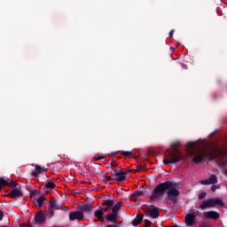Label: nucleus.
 I'll use <instances>...</instances> for the list:
<instances>
[{
    "label": "nucleus",
    "instance_id": "27",
    "mask_svg": "<svg viewBox=\"0 0 227 227\" xmlns=\"http://www.w3.org/2000/svg\"><path fill=\"white\" fill-rule=\"evenodd\" d=\"M133 194H134V196H135L136 198H138V199H139L140 196H143V195L145 194V192H143V191H137V192H135Z\"/></svg>",
    "mask_w": 227,
    "mask_h": 227
},
{
    "label": "nucleus",
    "instance_id": "25",
    "mask_svg": "<svg viewBox=\"0 0 227 227\" xmlns=\"http://www.w3.org/2000/svg\"><path fill=\"white\" fill-rule=\"evenodd\" d=\"M120 153H121V155H124L125 157H132V152L120 151Z\"/></svg>",
    "mask_w": 227,
    "mask_h": 227
},
{
    "label": "nucleus",
    "instance_id": "7",
    "mask_svg": "<svg viewBox=\"0 0 227 227\" xmlns=\"http://www.w3.org/2000/svg\"><path fill=\"white\" fill-rule=\"evenodd\" d=\"M47 217H49V215L43 214V211L40 210L35 215V217H34L35 223L43 224V223L47 221Z\"/></svg>",
    "mask_w": 227,
    "mask_h": 227
},
{
    "label": "nucleus",
    "instance_id": "39",
    "mask_svg": "<svg viewBox=\"0 0 227 227\" xmlns=\"http://www.w3.org/2000/svg\"><path fill=\"white\" fill-rule=\"evenodd\" d=\"M175 33V30H171L168 34L169 38H173V34Z\"/></svg>",
    "mask_w": 227,
    "mask_h": 227
},
{
    "label": "nucleus",
    "instance_id": "20",
    "mask_svg": "<svg viewBox=\"0 0 227 227\" xmlns=\"http://www.w3.org/2000/svg\"><path fill=\"white\" fill-rule=\"evenodd\" d=\"M121 208V201L117 202L112 208V212L118 215V211Z\"/></svg>",
    "mask_w": 227,
    "mask_h": 227
},
{
    "label": "nucleus",
    "instance_id": "45",
    "mask_svg": "<svg viewBox=\"0 0 227 227\" xmlns=\"http://www.w3.org/2000/svg\"><path fill=\"white\" fill-rule=\"evenodd\" d=\"M225 175H226V176H227V171L225 172Z\"/></svg>",
    "mask_w": 227,
    "mask_h": 227
},
{
    "label": "nucleus",
    "instance_id": "41",
    "mask_svg": "<svg viewBox=\"0 0 227 227\" xmlns=\"http://www.w3.org/2000/svg\"><path fill=\"white\" fill-rule=\"evenodd\" d=\"M3 215H4L3 212H0V221H3Z\"/></svg>",
    "mask_w": 227,
    "mask_h": 227
},
{
    "label": "nucleus",
    "instance_id": "9",
    "mask_svg": "<svg viewBox=\"0 0 227 227\" xmlns=\"http://www.w3.org/2000/svg\"><path fill=\"white\" fill-rule=\"evenodd\" d=\"M24 196V192H22V188L18 187L12 191H11L7 194V198H11V200H15V198H22Z\"/></svg>",
    "mask_w": 227,
    "mask_h": 227
},
{
    "label": "nucleus",
    "instance_id": "6",
    "mask_svg": "<svg viewBox=\"0 0 227 227\" xmlns=\"http://www.w3.org/2000/svg\"><path fill=\"white\" fill-rule=\"evenodd\" d=\"M111 175H113V176H116V181L117 182H123L126 180L127 178V175H129V170L128 171H121V170H117V169H114L112 168L110 171Z\"/></svg>",
    "mask_w": 227,
    "mask_h": 227
},
{
    "label": "nucleus",
    "instance_id": "34",
    "mask_svg": "<svg viewBox=\"0 0 227 227\" xmlns=\"http://www.w3.org/2000/svg\"><path fill=\"white\" fill-rule=\"evenodd\" d=\"M103 212H108L111 207L107 206H102L99 207Z\"/></svg>",
    "mask_w": 227,
    "mask_h": 227
},
{
    "label": "nucleus",
    "instance_id": "44",
    "mask_svg": "<svg viewBox=\"0 0 227 227\" xmlns=\"http://www.w3.org/2000/svg\"><path fill=\"white\" fill-rule=\"evenodd\" d=\"M171 227H178V225H172Z\"/></svg>",
    "mask_w": 227,
    "mask_h": 227
},
{
    "label": "nucleus",
    "instance_id": "30",
    "mask_svg": "<svg viewBox=\"0 0 227 227\" xmlns=\"http://www.w3.org/2000/svg\"><path fill=\"white\" fill-rule=\"evenodd\" d=\"M207 197V192H202L199 194V200H205V198Z\"/></svg>",
    "mask_w": 227,
    "mask_h": 227
},
{
    "label": "nucleus",
    "instance_id": "2",
    "mask_svg": "<svg viewBox=\"0 0 227 227\" xmlns=\"http://www.w3.org/2000/svg\"><path fill=\"white\" fill-rule=\"evenodd\" d=\"M186 146L191 153L193 155V162L200 164L202 160H214L217 154L215 152L208 153L207 150H201L197 153L194 152L198 148V144L196 142H188Z\"/></svg>",
    "mask_w": 227,
    "mask_h": 227
},
{
    "label": "nucleus",
    "instance_id": "19",
    "mask_svg": "<svg viewBox=\"0 0 227 227\" xmlns=\"http://www.w3.org/2000/svg\"><path fill=\"white\" fill-rule=\"evenodd\" d=\"M114 206V200H106L102 203V207H108V208H111Z\"/></svg>",
    "mask_w": 227,
    "mask_h": 227
},
{
    "label": "nucleus",
    "instance_id": "1",
    "mask_svg": "<svg viewBox=\"0 0 227 227\" xmlns=\"http://www.w3.org/2000/svg\"><path fill=\"white\" fill-rule=\"evenodd\" d=\"M166 191L167 200L171 201L173 205H176L178 202V196H180V188L176 185V184L171 181L160 183L158 185H156L150 197L151 201H155L157 198L164 196Z\"/></svg>",
    "mask_w": 227,
    "mask_h": 227
},
{
    "label": "nucleus",
    "instance_id": "8",
    "mask_svg": "<svg viewBox=\"0 0 227 227\" xmlns=\"http://www.w3.org/2000/svg\"><path fill=\"white\" fill-rule=\"evenodd\" d=\"M69 220L71 221H84V213L82 211H72L69 213Z\"/></svg>",
    "mask_w": 227,
    "mask_h": 227
},
{
    "label": "nucleus",
    "instance_id": "21",
    "mask_svg": "<svg viewBox=\"0 0 227 227\" xmlns=\"http://www.w3.org/2000/svg\"><path fill=\"white\" fill-rule=\"evenodd\" d=\"M18 184L17 182L12 180L10 182L7 181V186L6 187H11V189H15L17 187Z\"/></svg>",
    "mask_w": 227,
    "mask_h": 227
},
{
    "label": "nucleus",
    "instance_id": "10",
    "mask_svg": "<svg viewBox=\"0 0 227 227\" xmlns=\"http://www.w3.org/2000/svg\"><path fill=\"white\" fill-rule=\"evenodd\" d=\"M186 226L192 227L196 224V215L194 213H188L184 217Z\"/></svg>",
    "mask_w": 227,
    "mask_h": 227
},
{
    "label": "nucleus",
    "instance_id": "31",
    "mask_svg": "<svg viewBox=\"0 0 227 227\" xmlns=\"http://www.w3.org/2000/svg\"><path fill=\"white\" fill-rule=\"evenodd\" d=\"M227 160L224 159H222L220 160V168H226Z\"/></svg>",
    "mask_w": 227,
    "mask_h": 227
},
{
    "label": "nucleus",
    "instance_id": "22",
    "mask_svg": "<svg viewBox=\"0 0 227 227\" xmlns=\"http://www.w3.org/2000/svg\"><path fill=\"white\" fill-rule=\"evenodd\" d=\"M45 203V196L42 195L39 199H37L38 207H42Z\"/></svg>",
    "mask_w": 227,
    "mask_h": 227
},
{
    "label": "nucleus",
    "instance_id": "37",
    "mask_svg": "<svg viewBox=\"0 0 227 227\" xmlns=\"http://www.w3.org/2000/svg\"><path fill=\"white\" fill-rule=\"evenodd\" d=\"M110 166L111 168H118V163H116L114 160H112Z\"/></svg>",
    "mask_w": 227,
    "mask_h": 227
},
{
    "label": "nucleus",
    "instance_id": "23",
    "mask_svg": "<svg viewBox=\"0 0 227 227\" xmlns=\"http://www.w3.org/2000/svg\"><path fill=\"white\" fill-rule=\"evenodd\" d=\"M46 189H56V184L52 182H48L45 184Z\"/></svg>",
    "mask_w": 227,
    "mask_h": 227
},
{
    "label": "nucleus",
    "instance_id": "4",
    "mask_svg": "<svg viewBox=\"0 0 227 227\" xmlns=\"http://www.w3.org/2000/svg\"><path fill=\"white\" fill-rule=\"evenodd\" d=\"M224 207V202L220 199H207L202 201L200 205V210H205L206 208H213V207Z\"/></svg>",
    "mask_w": 227,
    "mask_h": 227
},
{
    "label": "nucleus",
    "instance_id": "12",
    "mask_svg": "<svg viewBox=\"0 0 227 227\" xmlns=\"http://www.w3.org/2000/svg\"><path fill=\"white\" fill-rule=\"evenodd\" d=\"M201 185H214L217 184V176L215 175H211L208 179L201 180Z\"/></svg>",
    "mask_w": 227,
    "mask_h": 227
},
{
    "label": "nucleus",
    "instance_id": "26",
    "mask_svg": "<svg viewBox=\"0 0 227 227\" xmlns=\"http://www.w3.org/2000/svg\"><path fill=\"white\" fill-rule=\"evenodd\" d=\"M113 182V177H111V176H107V174H104L103 175V181L104 182Z\"/></svg>",
    "mask_w": 227,
    "mask_h": 227
},
{
    "label": "nucleus",
    "instance_id": "40",
    "mask_svg": "<svg viewBox=\"0 0 227 227\" xmlns=\"http://www.w3.org/2000/svg\"><path fill=\"white\" fill-rule=\"evenodd\" d=\"M183 68H185V70H187V66L185 64H181Z\"/></svg>",
    "mask_w": 227,
    "mask_h": 227
},
{
    "label": "nucleus",
    "instance_id": "16",
    "mask_svg": "<svg viewBox=\"0 0 227 227\" xmlns=\"http://www.w3.org/2000/svg\"><path fill=\"white\" fill-rule=\"evenodd\" d=\"M145 215H138L136 218H134L131 222L133 226H139V224H141V223H143V219H144Z\"/></svg>",
    "mask_w": 227,
    "mask_h": 227
},
{
    "label": "nucleus",
    "instance_id": "38",
    "mask_svg": "<svg viewBox=\"0 0 227 227\" xmlns=\"http://www.w3.org/2000/svg\"><path fill=\"white\" fill-rule=\"evenodd\" d=\"M217 189H219V187H217V185H212L211 186L212 192H215V191H217Z\"/></svg>",
    "mask_w": 227,
    "mask_h": 227
},
{
    "label": "nucleus",
    "instance_id": "36",
    "mask_svg": "<svg viewBox=\"0 0 227 227\" xmlns=\"http://www.w3.org/2000/svg\"><path fill=\"white\" fill-rule=\"evenodd\" d=\"M103 159H106L104 156H95L93 158V160H103Z\"/></svg>",
    "mask_w": 227,
    "mask_h": 227
},
{
    "label": "nucleus",
    "instance_id": "17",
    "mask_svg": "<svg viewBox=\"0 0 227 227\" xmlns=\"http://www.w3.org/2000/svg\"><path fill=\"white\" fill-rule=\"evenodd\" d=\"M92 210L93 207H91L90 204H84L80 207V212H82V214H84V212L89 214V212H91Z\"/></svg>",
    "mask_w": 227,
    "mask_h": 227
},
{
    "label": "nucleus",
    "instance_id": "35",
    "mask_svg": "<svg viewBox=\"0 0 227 227\" xmlns=\"http://www.w3.org/2000/svg\"><path fill=\"white\" fill-rule=\"evenodd\" d=\"M145 227H150V226H152V222H151L150 220L145 219Z\"/></svg>",
    "mask_w": 227,
    "mask_h": 227
},
{
    "label": "nucleus",
    "instance_id": "14",
    "mask_svg": "<svg viewBox=\"0 0 227 227\" xmlns=\"http://www.w3.org/2000/svg\"><path fill=\"white\" fill-rule=\"evenodd\" d=\"M94 215L98 218L96 221H100L101 223L106 221V218H104V211L100 208L95 211Z\"/></svg>",
    "mask_w": 227,
    "mask_h": 227
},
{
    "label": "nucleus",
    "instance_id": "43",
    "mask_svg": "<svg viewBox=\"0 0 227 227\" xmlns=\"http://www.w3.org/2000/svg\"><path fill=\"white\" fill-rule=\"evenodd\" d=\"M64 210H68V207H64Z\"/></svg>",
    "mask_w": 227,
    "mask_h": 227
},
{
    "label": "nucleus",
    "instance_id": "42",
    "mask_svg": "<svg viewBox=\"0 0 227 227\" xmlns=\"http://www.w3.org/2000/svg\"><path fill=\"white\" fill-rule=\"evenodd\" d=\"M49 192H51L49 190H46L45 192H44V194H49Z\"/></svg>",
    "mask_w": 227,
    "mask_h": 227
},
{
    "label": "nucleus",
    "instance_id": "32",
    "mask_svg": "<svg viewBox=\"0 0 227 227\" xmlns=\"http://www.w3.org/2000/svg\"><path fill=\"white\" fill-rule=\"evenodd\" d=\"M23 226H24V227H35V223H31V222H29V223H23Z\"/></svg>",
    "mask_w": 227,
    "mask_h": 227
},
{
    "label": "nucleus",
    "instance_id": "11",
    "mask_svg": "<svg viewBox=\"0 0 227 227\" xmlns=\"http://www.w3.org/2000/svg\"><path fill=\"white\" fill-rule=\"evenodd\" d=\"M32 166L35 169V171L31 173L32 176L35 178H38V175H42V173H47V171H49V168H42L40 165L32 164Z\"/></svg>",
    "mask_w": 227,
    "mask_h": 227
},
{
    "label": "nucleus",
    "instance_id": "5",
    "mask_svg": "<svg viewBox=\"0 0 227 227\" xmlns=\"http://www.w3.org/2000/svg\"><path fill=\"white\" fill-rule=\"evenodd\" d=\"M63 208V204L58 203V201L54 200H50L49 209L46 212V215H49V217H52L54 215V210H61Z\"/></svg>",
    "mask_w": 227,
    "mask_h": 227
},
{
    "label": "nucleus",
    "instance_id": "29",
    "mask_svg": "<svg viewBox=\"0 0 227 227\" xmlns=\"http://www.w3.org/2000/svg\"><path fill=\"white\" fill-rule=\"evenodd\" d=\"M38 194H40L39 190H35L34 192H32L30 193V198H36V196H38Z\"/></svg>",
    "mask_w": 227,
    "mask_h": 227
},
{
    "label": "nucleus",
    "instance_id": "24",
    "mask_svg": "<svg viewBox=\"0 0 227 227\" xmlns=\"http://www.w3.org/2000/svg\"><path fill=\"white\" fill-rule=\"evenodd\" d=\"M8 185V181L4 180V178L0 177V189L1 187H6Z\"/></svg>",
    "mask_w": 227,
    "mask_h": 227
},
{
    "label": "nucleus",
    "instance_id": "3",
    "mask_svg": "<svg viewBox=\"0 0 227 227\" xmlns=\"http://www.w3.org/2000/svg\"><path fill=\"white\" fill-rule=\"evenodd\" d=\"M173 151L168 150L165 158L163 159V164L168 166V164H177L182 160V153L177 148L180 146V141L172 142L170 145Z\"/></svg>",
    "mask_w": 227,
    "mask_h": 227
},
{
    "label": "nucleus",
    "instance_id": "13",
    "mask_svg": "<svg viewBox=\"0 0 227 227\" xmlns=\"http://www.w3.org/2000/svg\"><path fill=\"white\" fill-rule=\"evenodd\" d=\"M204 217H206V219H214L215 221L221 217V215H219L217 211H207L204 213Z\"/></svg>",
    "mask_w": 227,
    "mask_h": 227
},
{
    "label": "nucleus",
    "instance_id": "33",
    "mask_svg": "<svg viewBox=\"0 0 227 227\" xmlns=\"http://www.w3.org/2000/svg\"><path fill=\"white\" fill-rule=\"evenodd\" d=\"M130 201H135V203H136V202L139 201V199H138V197L134 196V193H132Z\"/></svg>",
    "mask_w": 227,
    "mask_h": 227
},
{
    "label": "nucleus",
    "instance_id": "18",
    "mask_svg": "<svg viewBox=\"0 0 227 227\" xmlns=\"http://www.w3.org/2000/svg\"><path fill=\"white\" fill-rule=\"evenodd\" d=\"M105 218L106 219V221H108L109 223H113L114 221H116V219H118V215L114 212L112 211V214H107Z\"/></svg>",
    "mask_w": 227,
    "mask_h": 227
},
{
    "label": "nucleus",
    "instance_id": "28",
    "mask_svg": "<svg viewBox=\"0 0 227 227\" xmlns=\"http://www.w3.org/2000/svg\"><path fill=\"white\" fill-rule=\"evenodd\" d=\"M141 171H143V168L141 167H137V169H130L129 170V173H141Z\"/></svg>",
    "mask_w": 227,
    "mask_h": 227
},
{
    "label": "nucleus",
    "instance_id": "15",
    "mask_svg": "<svg viewBox=\"0 0 227 227\" xmlns=\"http://www.w3.org/2000/svg\"><path fill=\"white\" fill-rule=\"evenodd\" d=\"M150 207H153V208L150 210L149 212V215L150 217H152L153 219H157V217H159V208L153 207V205H151Z\"/></svg>",
    "mask_w": 227,
    "mask_h": 227
}]
</instances>
